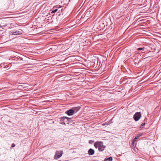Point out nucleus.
Segmentation results:
<instances>
[{
	"label": "nucleus",
	"mask_w": 161,
	"mask_h": 161,
	"mask_svg": "<svg viewBox=\"0 0 161 161\" xmlns=\"http://www.w3.org/2000/svg\"><path fill=\"white\" fill-rule=\"evenodd\" d=\"M140 61H141V60H139V61H138V63H139L140 62Z\"/></svg>",
	"instance_id": "23"
},
{
	"label": "nucleus",
	"mask_w": 161,
	"mask_h": 161,
	"mask_svg": "<svg viewBox=\"0 0 161 161\" xmlns=\"http://www.w3.org/2000/svg\"><path fill=\"white\" fill-rule=\"evenodd\" d=\"M58 8H55L51 12L52 13H56L58 10Z\"/></svg>",
	"instance_id": "12"
},
{
	"label": "nucleus",
	"mask_w": 161,
	"mask_h": 161,
	"mask_svg": "<svg viewBox=\"0 0 161 161\" xmlns=\"http://www.w3.org/2000/svg\"><path fill=\"white\" fill-rule=\"evenodd\" d=\"M66 117L65 116H64L63 117H61L60 118V121H64L65 119H66Z\"/></svg>",
	"instance_id": "11"
},
{
	"label": "nucleus",
	"mask_w": 161,
	"mask_h": 161,
	"mask_svg": "<svg viewBox=\"0 0 161 161\" xmlns=\"http://www.w3.org/2000/svg\"><path fill=\"white\" fill-rule=\"evenodd\" d=\"M61 124L62 125H65L66 124V123L65 121H63L61 123Z\"/></svg>",
	"instance_id": "18"
},
{
	"label": "nucleus",
	"mask_w": 161,
	"mask_h": 161,
	"mask_svg": "<svg viewBox=\"0 0 161 161\" xmlns=\"http://www.w3.org/2000/svg\"><path fill=\"white\" fill-rule=\"evenodd\" d=\"M66 119H67V121L68 122H69V121H70V120H71V119L70 118H68V117H66Z\"/></svg>",
	"instance_id": "15"
},
{
	"label": "nucleus",
	"mask_w": 161,
	"mask_h": 161,
	"mask_svg": "<svg viewBox=\"0 0 161 161\" xmlns=\"http://www.w3.org/2000/svg\"><path fill=\"white\" fill-rule=\"evenodd\" d=\"M5 67H6V68H8V67H9V66H8V65H7L6 64L5 65Z\"/></svg>",
	"instance_id": "19"
},
{
	"label": "nucleus",
	"mask_w": 161,
	"mask_h": 161,
	"mask_svg": "<svg viewBox=\"0 0 161 161\" xmlns=\"http://www.w3.org/2000/svg\"><path fill=\"white\" fill-rule=\"evenodd\" d=\"M74 111V113H75L78 112L80 109V107H74L72 108Z\"/></svg>",
	"instance_id": "5"
},
{
	"label": "nucleus",
	"mask_w": 161,
	"mask_h": 161,
	"mask_svg": "<svg viewBox=\"0 0 161 161\" xmlns=\"http://www.w3.org/2000/svg\"><path fill=\"white\" fill-rule=\"evenodd\" d=\"M6 25H0V28H1L3 26H5Z\"/></svg>",
	"instance_id": "20"
},
{
	"label": "nucleus",
	"mask_w": 161,
	"mask_h": 161,
	"mask_svg": "<svg viewBox=\"0 0 161 161\" xmlns=\"http://www.w3.org/2000/svg\"><path fill=\"white\" fill-rule=\"evenodd\" d=\"M60 15V14H58V16H59Z\"/></svg>",
	"instance_id": "24"
},
{
	"label": "nucleus",
	"mask_w": 161,
	"mask_h": 161,
	"mask_svg": "<svg viewBox=\"0 0 161 161\" xmlns=\"http://www.w3.org/2000/svg\"><path fill=\"white\" fill-rule=\"evenodd\" d=\"M6 64L5 63H2L0 64V67L1 68H6V67L5 66V65Z\"/></svg>",
	"instance_id": "10"
},
{
	"label": "nucleus",
	"mask_w": 161,
	"mask_h": 161,
	"mask_svg": "<svg viewBox=\"0 0 161 161\" xmlns=\"http://www.w3.org/2000/svg\"><path fill=\"white\" fill-rule=\"evenodd\" d=\"M136 63H137L136 62H135V65H136Z\"/></svg>",
	"instance_id": "22"
},
{
	"label": "nucleus",
	"mask_w": 161,
	"mask_h": 161,
	"mask_svg": "<svg viewBox=\"0 0 161 161\" xmlns=\"http://www.w3.org/2000/svg\"><path fill=\"white\" fill-rule=\"evenodd\" d=\"M113 160V158L111 157H110L109 158H106L105 159L104 161H112Z\"/></svg>",
	"instance_id": "9"
},
{
	"label": "nucleus",
	"mask_w": 161,
	"mask_h": 161,
	"mask_svg": "<svg viewBox=\"0 0 161 161\" xmlns=\"http://www.w3.org/2000/svg\"><path fill=\"white\" fill-rule=\"evenodd\" d=\"M141 116L142 114L140 112H137L134 114L133 118L136 121H137L140 119Z\"/></svg>",
	"instance_id": "3"
},
{
	"label": "nucleus",
	"mask_w": 161,
	"mask_h": 161,
	"mask_svg": "<svg viewBox=\"0 0 161 161\" xmlns=\"http://www.w3.org/2000/svg\"><path fill=\"white\" fill-rule=\"evenodd\" d=\"M63 151H56L54 156V158L56 159H57L58 158L61 157L63 155Z\"/></svg>",
	"instance_id": "2"
},
{
	"label": "nucleus",
	"mask_w": 161,
	"mask_h": 161,
	"mask_svg": "<svg viewBox=\"0 0 161 161\" xmlns=\"http://www.w3.org/2000/svg\"><path fill=\"white\" fill-rule=\"evenodd\" d=\"M22 31H16L15 32H13L12 33V34L14 35H19L22 33Z\"/></svg>",
	"instance_id": "7"
},
{
	"label": "nucleus",
	"mask_w": 161,
	"mask_h": 161,
	"mask_svg": "<svg viewBox=\"0 0 161 161\" xmlns=\"http://www.w3.org/2000/svg\"><path fill=\"white\" fill-rule=\"evenodd\" d=\"M94 146L96 148H98V150L100 151H103L106 146L103 144V142H95Z\"/></svg>",
	"instance_id": "1"
},
{
	"label": "nucleus",
	"mask_w": 161,
	"mask_h": 161,
	"mask_svg": "<svg viewBox=\"0 0 161 161\" xmlns=\"http://www.w3.org/2000/svg\"><path fill=\"white\" fill-rule=\"evenodd\" d=\"M65 113L69 116L72 115L74 114V111H73L72 108L66 111Z\"/></svg>",
	"instance_id": "4"
},
{
	"label": "nucleus",
	"mask_w": 161,
	"mask_h": 161,
	"mask_svg": "<svg viewBox=\"0 0 161 161\" xmlns=\"http://www.w3.org/2000/svg\"><path fill=\"white\" fill-rule=\"evenodd\" d=\"M145 125V123H142L141 125V126H144Z\"/></svg>",
	"instance_id": "17"
},
{
	"label": "nucleus",
	"mask_w": 161,
	"mask_h": 161,
	"mask_svg": "<svg viewBox=\"0 0 161 161\" xmlns=\"http://www.w3.org/2000/svg\"><path fill=\"white\" fill-rule=\"evenodd\" d=\"M142 136L141 134H139L137 136H136L134 138L133 141L136 142V140L138 139L140 136Z\"/></svg>",
	"instance_id": "8"
},
{
	"label": "nucleus",
	"mask_w": 161,
	"mask_h": 161,
	"mask_svg": "<svg viewBox=\"0 0 161 161\" xmlns=\"http://www.w3.org/2000/svg\"><path fill=\"white\" fill-rule=\"evenodd\" d=\"M89 143L90 144H92L94 142V141L92 140H90L89 141Z\"/></svg>",
	"instance_id": "14"
},
{
	"label": "nucleus",
	"mask_w": 161,
	"mask_h": 161,
	"mask_svg": "<svg viewBox=\"0 0 161 161\" xmlns=\"http://www.w3.org/2000/svg\"><path fill=\"white\" fill-rule=\"evenodd\" d=\"M135 142H134L133 141V140L132 141V144L133 145L134 144V143Z\"/></svg>",
	"instance_id": "21"
},
{
	"label": "nucleus",
	"mask_w": 161,
	"mask_h": 161,
	"mask_svg": "<svg viewBox=\"0 0 161 161\" xmlns=\"http://www.w3.org/2000/svg\"><path fill=\"white\" fill-rule=\"evenodd\" d=\"M15 145L14 143H13L12 144L11 147H15Z\"/></svg>",
	"instance_id": "16"
},
{
	"label": "nucleus",
	"mask_w": 161,
	"mask_h": 161,
	"mask_svg": "<svg viewBox=\"0 0 161 161\" xmlns=\"http://www.w3.org/2000/svg\"><path fill=\"white\" fill-rule=\"evenodd\" d=\"M54 8H55V7H54L53 8V9H54Z\"/></svg>",
	"instance_id": "25"
},
{
	"label": "nucleus",
	"mask_w": 161,
	"mask_h": 161,
	"mask_svg": "<svg viewBox=\"0 0 161 161\" xmlns=\"http://www.w3.org/2000/svg\"><path fill=\"white\" fill-rule=\"evenodd\" d=\"M95 151L92 148H90L88 151V153L89 155H92L94 154Z\"/></svg>",
	"instance_id": "6"
},
{
	"label": "nucleus",
	"mask_w": 161,
	"mask_h": 161,
	"mask_svg": "<svg viewBox=\"0 0 161 161\" xmlns=\"http://www.w3.org/2000/svg\"><path fill=\"white\" fill-rule=\"evenodd\" d=\"M144 47H143L142 48H137V50L138 51L144 50Z\"/></svg>",
	"instance_id": "13"
}]
</instances>
